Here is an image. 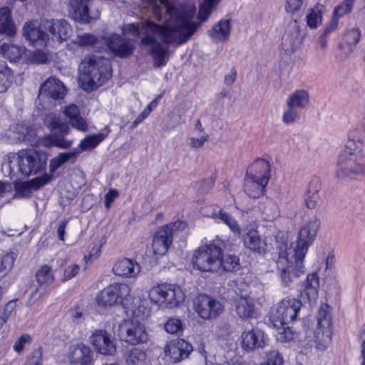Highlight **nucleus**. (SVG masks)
<instances>
[{
	"label": "nucleus",
	"instance_id": "6e6d98bb",
	"mask_svg": "<svg viewBox=\"0 0 365 365\" xmlns=\"http://www.w3.org/2000/svg\"><path fill=\"white\" fill-rule=\"evenodd\" d=\"M14 260L15 258L13 254H6L1 258L0 262V279L12 268Z\"/></svg>",
	"mask_w": 365,
	"mask_h": 365
},
{
	"label": "nucleus",
	"instance_id": "0e129e2a",
	"mask_svg": "<svg viewBox=\"0 0 365 365\" xmlns=\"http://www.w3.org/2000/svg\"><path fill=\"white\" fill-rule=\"evenodd\" d=\"M282 330L277 334V341L284 343L289 342L294 339V333L292 331L289 327H282Z\"/></svg>",
	"mask_w": 365,
	"mask_h": 365
},
{
	"label": "nucleus",
	"instance_id": "f03ea898",
	"mask_svg": "<svg viewBox=\"0 0 365 365\" xmlns=\"http://www.w3.org/2000/svg\"><path fill=\"white\" fill-rule=\"evenodd\" d=\"M319 227V219L312 217L304 223L299 230L297 240L293 247L287 250L286 246L279 247L277 267L283 285H289L292 277H299L304 273L303 259L309 247L316 238Z\"/></svg>",
	"mask_w": 365,
	"mask_h": 365
},
{
	"label": "nucleus",
	"instance_id": "f704fd0d",
	"mask_svg": "<svg viewBox=\"0 0 365 365\" xmlns=\"http://www.w3.org/2000/svg\"><path fill=\"white\" fill-rule=\"evenodd\" d=\"M321 185L317 180H312L304 197L305 205L309 209L316 207L319 200Z\"/></svg>",
	"mask_w": 365,
	"mask_h": 365
},
{
	"label": "nucleus",
	"instance_id": "412c9836",
	"mask_svg": "<svg viewBox=\"0 0 365 365\" xmlns=\"http://www.w3.org/2000/svg\"><path fill=\"white\" fill-rule=\"evenodd\" d=\"M113 272L124 278H135L141 271L140 265L134 259L122 258L118 259L112 269Z\"/></svg>",
	"mask_w": 365,
	"mask_h": 365
},
{
	"label": "nucleus",
	"instance_id": "393cba45",
	"mask_svg": "<svg viewBox=\"0 0 365 365\" xmlns=\"http://www.w3.org/2000/svg\"><path fill=\"white\" fill-rule=\"evenodd\" d=\"M173 238L171 237L168 227H161L155 232L153 240V253L157 255H165L170 244Z\"/></svg>",
	"mask_w": 365,
	"mask_h": 365
},
{
	"label": "nucleus",
	"instance_id": "4c0bfd02",
	"mask_svg": "<svg viewBox=\"0 0 365 365\" xmlns=\"http://www.w3.org/2000/svg\"><path fill=\"white\" fill-rule=\"evenodd\" d=\"M211 216L215 220H220L223 222L234 233L240 234L241 229L237 221L229 213L224 212L222 210H220L213 211Z\"/></svg>",
	"mask_w": 365,
	"mask_h": 365
},
{
	"label": "nucleus",
	"instance_id": "dca6fc26",
	"mask_svg": "<svg viewBox=\"0 0 365 365\" xmlns=\"http://www.w3.org/2000/svg\"><path fill=\"white\" fill-rule=\"evenodd\" d=\"M66 88L62 81L51 77L46 80L39 88V96L53 100L63 99L66 94Z\"/></svg>",
	"mask_w": 365,
	"mask_h": 365
},
{
	"label": "nucleus",
	"instance_id": "9d476101",
	"mask_svg": "<svg viewBox=\"0 0 365 365\" xmlns=\"http://www.w3.org/2000/svg\"><path fill=\"white\" fill-rule=\"evenodd\" d=\"M193 309L205 320L216 319L224 312V305L217 299L206 294H200L193 300Z\"/></svg>",
	"mask_w": 365,
	"mask_h": 365
},
{
	"label": "nucleus",
	"instance_id": "39448f33",
	"mask_svg": "<svg viewBox=\"0 0 365 365\" xmlns=\"http://www.w3.org/2000/svg\"><path fill=\"white\" fill-rule=\"evenodd\" d=\"M222 250L215 244L200 247L193 254L192 263L195 268L202 272H217L220 268Z\"/></svg>",
	"mask_w": 365,
	"mask_h": 365
},
{
	"label": "nucleus",
	"instance_id": "6ab92c4d",
	"mask_svg": "<svg viewBox=\"0 0 365 365\" xmlns=\"http://www.w3.org/2000/svg\"><path fill=\"white\" fill-rule=\"evenodd\" d=\"M109 49L120 57H126L133 53L134 40L124 39L118 34H113L105 40Z\"/></svg>",
	"mask_w": 365,
	"mask_h": 365
},
{
	"label": "nucleus",
	"instance_id": "774afa93",
	"mask_svg": "<svg viewBox=\"0 0 365 365\" xmlns=\"http://www.w3.org/2000/svg\"><path fill=\"white\" fill-rule=\"evenodd\" d=\"M209 139L208 134H204L200 138L190 137L189 138V145L192 148H199L203 146L204 143Z\"/></svg>",
	"mask_w": 365,
	"mask_h": 365
},
{
	"label": "nucleus",
	"instance_id": "4468645a",
	"mask_svg": "<svg viewBox=\"0 0 365 365\" xmlns=\"http://www.w3.org/2000/svg\"><path fill=\"white\" fill-rule=\"evenodd\" d=\"M192 351V345L182 339L173 340L165 347V355L172 363H178L187 358Z\"/></svg>",
	"mask_w": 365,
	"mask_h": 365
},
{
	"label": "nucleus",
	"instance_id": "3c124183",
	"mask_svg": "<svg viewBox=\"0 0 365 365\" xmlns=\"http://www.w3.org/2000/svg\"><path fill=\"white\" fill-rule=\"evenodd\" d=\"M220 0H205L200 6L198 11V19L201 21H205L207 19L210 14L215 9L216 4Z\"/></svg>",
	"mask_w": 365,
	"mask_h": 365
},
{
	"label": "nucleus",
	"instance_id": "49530a36",
	"mask_svg": "<svg viewBox=\"0 0 365 365\" xmlns=\"http://www.w3.org/2000/svg\"><path fill=\"white\" fill-rule=\"evenodd\" d=\"M11 78V72L6 62L0 61V93H4L8 89Z\"/></svg>",
	"mask_w": 365,
	"mask_h": 365
},
{
	"label": "nucleus",
	"instance_id": "4be33fe9",
	"mask_svg": "<svg viewBox=\"0 0 365 365\" xmlns=\"http://www.w3.org/2000/svg\"><path fill=\"white\" fill-rule=\"evenodd\" d=\"M7 137L14 143L31 142L36 135V130L25 123H16L11 125L6 133Z\"/></svg>",
	"mask_w": 365,
	"mask_h": 365
},
{
	"label": "nucleus",
	"instance_id": "72a5a7b5",
	"mask_svg": "<svg viewBox=\"0 0 365 365\" xmlns=\"http://www.w3.org/2000/svg\"><path fill=\"white\" fill-rule=\"evenodd\" d=\"M309 103V95L305 90H297L287 99L286 104L300 110L305 108Z\"/></svg>",
	"mask_w": 365,
	"mask_h": 365
},
{
	"label": "nucleus",
	"instance_id": "13d9d810",
	"mask_svg": "<svg viewBox=\"0 0 365 365\" xmlns=\"http://www.w3.org/2000/svg\"><path fill=\"white\" fill-rule=\"evenodd\" d=\"M264 214L267 220L272 221L279 216V209L276 204L268 202L264 209Z\"/></svg>",
	"mask_w": 365,
	"mask_h": 365
},
{
	"label": "nucleus",
	"instance_id": "69168bd1",
	"mask_svg": "<svg viewBox=\"0 0 365 365\" xmlns=\"http://www.w3.org/2000/svg\"><path fill=\"white\" fill-rule=\"evenodd\" d=\"M262 365H283L282 356L277 351L272 350L267 354V361Z\"/></svg>",
	"mask_w": 365,
	"mask_h": 365
},
{
	"label": "nucleus",
	"instance_id": "cd10ccee",
	"mask_svg": "<svg viewBox=\"0 0 365 365\" xmlns=\"http://www.w3.org/2000/svg\"><path fill=\"white\" fill-rule=\"evenodd\" d=\"M245 175L260 180H262V178H265L266 182H268L270 176V165L269 162L264 159H257L248 166Z\"/></svg>",
	"mask_w": 365,
	"mask_h": 365
},
{
	"label": "nucleus",
	"instance_id": "58836bf2",
	"mask_svg": "<svg viewBox=\"0 0 365 365\" xmlns=\"http://www.w3.org/2000/svg\"><path fill=\"white\" fill-rule=\"evenodd\" d=\"M96 302L98 306L103 307H112L118 302L111 285L98 293L96 297Z\"/></svg>",
	"mask_w": 365,
	"mask_h": 365
},
{
	"label": "nucleus",
	"instance_id": "1a4fd4ad",
	"mask_svg": "<svg viewBox=\"0 0 365 365\" xmlns=\"http://www.w3.org/2000/svg\"><path fill=\"white\" fill-rule=\"evenodd\" d=\"M331 307L322 304L318 312L317 327L314 331L316 348L320 351L325 350L331 341Z\"/></svg>",
	"mask_w": 365,
	"mask_h": 365
},
{
	"label": "nucleus",
	"instance_id": "c756f323",
	"mask_svg": "<svg viewBox=\"0 0 365 365\" xmlns=\"http://www.w3.org/2000/svg\"><path fill=\"white\" fill-rule=\"evenodd\" d=\"M235 311L237 314L242 319L253 318L256 315L252 301L245 297L236 299Z\"/></svg>",
	"mask_w": 365,
	"mask_h": 365
},
{
	"label": "nucleus",
	"instance_id": "a211bd4d",
	"mask_svg": "<svg viewBox=\"0 0 365 365\" xmlns=\"http://www.w3.org/2000/svg\"><path fill=\"white\" fill-rule=\"evenodd\" d=\"M68 359L71 365H92L93 352L88 346L81 343L71 346Z\"/></svg>",
	"mask_w": 365,
	"mask_h": 365
},
{
	"label": "nucleus",
	"instance_id": "bf43d9fd",
	"mask_svg": "<svg viewBox=\"0 0 365 365\" xmlns=\"http://www.w3.org/2000/svg\"><path fill=\"white\" fill-rule=\"evenodd\" d=\"M81 270V267L77 264H71L68 265L63 270L62 278L63 282H66L76 276Z\"/></svg>",
	"mask_w": 365,
	"mask_h": 365
},
{
	"label": "nucleus",
	"instance_id": "c03bdc74",
	"mask_svg": "<svg viewBox=\"0 0 365 365\" xmlns=\"http://www.w3.org/2000/svg\"><path fill=\"white\" fill-rule=\"evenodd\" d=\"M52 179V176L49 175L48 174H44L40 177L35 178L30 181L23 184L21 186L20 190H19V195L24 196L26 194H21V190H27L28 189L32 188L34 190H38L39 187H42L43 185L47 184L48 182H50Z\"/></svg>",
	"mask_w": 365,
	"mask_h": 365
},
{
	"label": "nucleus",
	"instance_id": "a878e982",
	"mask_svg": "<svg viewBox=\"0 0 365 365\" xmlns=\"http://www.w3.org/2000/svg\"><path fill=\"white\" fill-rule=\"evenodd\" d=\"M243 243L246 248L259 254L266 251V241L260 237L257 230L253 227L248 229L242 235Z\"/></svg>",
	"mask_w": 365,
	"mask_h": 365
},
{
	"label": "nucleus",
	"instance_id": "bb28decb",
	"mask_svg": "<svg viewBox=\"0 0 365 365\" xmlns=\"http://www.w3.org/2000/svg\"><path fill=\"white\" fill-rule=\"evenodd\" d=\"M282 44L286 50L292 52L298 49L302 44V36L296 21L289 26L282 38Z\"/></svg>",
	"mask_w": 365,
	"mask_h": 365
},
{
	"label": "nucleus",
	"instance_id": "8fccbe9b",
	"mask_svg": "<svg viewBox=\"0 0 365 365\" xmlns=\"http://www.w3.org/2000/svg\"><path fill=\"white\" fill-rule=\"evenodd\" d=\"M145 353L138 349H131L126 356V363L128 365H143L145 361Z\"/></svg>",
	"mask_w": 365,
	"mask_h": 365
},
{
	"label": "nucleus",
	"instance_id": "4d7b16f0",
	"mask_svg": "<svg viewBox=\"0 0 365 365\" xmlns=\"http://www.w3.org/2000/svg\"><path fill=\"white\" fill-rule=\"evenodd\" d=\"M287 108L282 115V121L285 124H291L299 118L300 113L298 109L291 106V105H287Z\"/></svg>",
	"mask_w": 365,
	"mask_h": 365
},
{
	"label": "nucleus",
	"instance_id": "ea45409f",
	"mask_svg": "<svg viewBox=\"0 0 365 365\" xmlns=\"http://www.w3.org/2000/svg\"><path fill=\"white\" fill-rule=\"evenodd\" d=\"M323 10L324 6L322 4H317L309 10L307 15V23L311 29H317L322 24Z\"/></svg>",
	"mask_w": 365,
	"mask_h": 365
},
{
	"label": "nucleus",
	"instance_id": "2f4dec72",
	"mask_svg": "<svg viewBox=\"0 0 365 365\" xmlns=\"http://www.w3.org/2000/svg\"><path fill=\"white\" fill-rule=\"evenodd\" d=\"M230 34V25L228 20H220L210 31V36L214 41H223L228 38Z\"/></svg>",
	"mask_w": 365,
	"mask_h": 365
},
{
	"label": "nucleus",
	"instance_id": "9b49d317",
	"mask_svg": "<svg viewBox=\"0 0 365 365\" xmlns=\"http://www.w3.org/2000/svg\"><path fill=\"white\" fill-rule=\"evenodd\" d=\"M118 335L123 340L130 344L144 343L147 341L144 326L136 320L123 321L118 327Z\"/></svg>",
	"mask_w": 365,
	"mask_h": 365
},
{
	"label": "nucleus",
	"instance_id": "aec40b11",
	"mask_svg": "<svg viewBox=\"0 0 365 365\" xmlns=\"http://www.w3.org/2000/svg\"><path fill=\"white\" fill-rule=\"evenodd\" d=\"M241 339L242 348L247 351L263 348L266 344L264 333L259 329L244 331L241 334Z\"/></svg>",
	"mask_w": 365,
	"mask_h": 365
},
{
	"label": "nucleus",
	"instance_id": "864d4df0",
	"mask_svg": "<svg viewBox=\"0 0 365 365\" xmlns=\"http://www.w3.org/2000/svg\"><path fill=\"white\" fill-rule=\"evenodd\" d=\"M354 4L350 0H344L334 9L332 17L339 20L340 17L349 14L352 10Z\"/></svg>",
	"mask_w": 365,
	"mask_h": 365
},
{
	"label": "nucleus",
	"instance_id": "2eb2a0df",
	"mask_svg": "<svg viewBox=\"0 0 365 365\" xmlns=\"http://www.w3.org/2000/svg\"><path fill=\"white\" fill-rule=\"evenodd\" d=\"M91 343L96 351L103 355H113L116 352V346L113 339L106 331L98 329L91 336Z\"/></svg>",
	"mask_w": 365,
	"mask_h": 365
},
{
	"label": "nucleus",
	"instance_id": "79ce46f5",
	"mask_svg": "<svg viewBox=\"0 0 365 365\" xmlns=\"http://www.w3.org/2000/svg\"><path fill=\"white\" fill-rule=\"evenodd\" d=\"M63 134H51L46 137L43 144L46 146H56L60 148L66 149L71 147L73 140L65 138Z\"/></svg>",
	"mask_w": 365,
	"mask_h": 365
},
{
	"label": "nucleus",
	"instance_id": "603ef678",
	"mask_svg": "<svg viewBox=\"0 0 365 365\" xmlns=\"http://www.w3.org/2000/svg\"><path fill=\"white\" fill-rule=\"evenodd\" d=\"M164 329L171 334H178L182 331V321L175 317L169 318L164 324Z\"/></svg>",
	"mask_w": 365,
	"mask_h": 365
},
{
	"label": "nucleus",
	"instance_id": "f8f14e48",
	"mask_svg": "<svg viewBox=\"0 0 365 365\" xmlns=\"http://www.w3.org/2000/svg\"><path fill=\"white\" fill-rule=\"evenodd\" d=\"M48 29L43 26V21L41 24L36 21L27 22L23 28V35L30 43L39 48H44L49 41L47 34Z\"/></svg>",
	"mask_w": 365,
	"mask_h": 365
},
{
	"label": "nucleus",
	"instance_id": "680f3d73",
	"mask_svg": "<svg viewBox=\"0 0 365 365\" xmlns=\"http://www.w3.org/2000/svg\"><path fill=\"white\" fill-rule=\"evenodd\" d=\"M76 43L80 46H90V45H96L98 43V39L96 36L90 34H85L81 36H78L76 40Z\"/></svg>",
	"mask_w": 365,
	"mask_h": 365
},
{
	"label": "nucleus",
	"instance_id": "7ed1b4c3",
	"mask_svg": "<svg viewBox=\"0 0 365 365\" xmlns=\"http://www.w3.org/2000/svg\"><path fill=\"white\" fill-rule=\"evenodd\" d=\"M5 173L10 178L21 179L41 172L46 164V158L34 149H22L7 155Z\"/></svg>",
	"mask_w": 365,
	"mask_h": 365
},
{
	"label": "nucleus",
	"instance_id": "20e7f679",
	"mask_svg": "<svg viewBox=\"0 0 365 365\" xmlns=\"http://www.w3.org/2000/svg\"><path fill=\"white\" fill-rule=\"evenodd\" d=\"M108 58L92 55L86 56L79 66L80 80L85 90H93L103 85L111 76Z\"/></svg>",
	"mask_w": 365,
	"mask_h": 365
},
{
	"label": "nucleus",
	"instance_id": "e2e57ef3",
	"mask_svg": "<svg viewBox=\"0 0 365 365\" xmlns=\"http://www.w3.org/2000/svg\"><path fill=\"white\" fill-rule=\"evenodd\" d=\"M43 364V349L39 347L32 352L31 355L27 359L25 365H42Z\"/></svg>",
	"mask_w": 365,
	"mask_h": 365
},
{
	"label": "nucleus",
	"instance_id": "c85d7f7f",
	"mask_svg": "<svg viewBox=\"0 0 365 365\" xmlns=\"http://www.w3.org/2000/svg\"><path fill=\"white\" fill-rule=\"evenodd\" d=\"M268 182H266V178H262V180L254 178L250 176H245L244 190L247 195L252 198H257L262 195L264 187Z\"/></svg>",
	"mask_w": 365,
	"mask_h": 365
},
{
	"label": "nucleus",
	"instance_id": "c9c22d12",
	"mask_svg": "<svg viewBox=\"0 0 365 365\" xmlns=\"http://www.w3.org/2000/svg\"><path fill=\"white\" fill-rule=\"evenodd\" d=\"M105 138L106 135L103 133L88 135L81 141L79 146L78 148H75L74 150H77L78 151V155L84 151L92 150Z\"/></svg>",
	"mask_w": 365,
	"mask_h": 365
},
{
	"label": "nucleus",
	"instance_id": "09e8293b",
	"mask_svg": "<svg viewBox=\"0 0 365 365\" xmlns=\"http://www.w3.org/2000/svg\"><path fill=\"white\" fill-rule=\"evenodd\" d=\"M115 295L116 297L117 302L123 303L124 301H127L130 297V287L125 283L114 284L111 285Z\"/></svg>",
	"mask_w": 365,
	"mask_h": 365
},
{
	"label": "nucleus",
	"instance_id": "6e6552de",
	"mask_svg": "<svg viewBox=\"0 0 365 365\" xmlns=\"http://www.w3.org/2000/svg\"><path fill=\"white\" fill-rule=\"evenodd\" d=\"M364 158L365 157L339 155L336 164V178L341 180H346L364 176Z\"/></svg>",
	"mask_w": 365,
	"mask_h": 365
},
{
	"label": "nucleus",
	"instance_id": "338daca9",
	"mask_svg": "<svg viewBox=\"0 0 365 365\" xmlns=\"http://www.w3.org/2000/svg\"><path fill=\"white\" fill-rule=\"evenodd\" d=\"M361 33L359 29H352L346 34V41L350 45H356L360 39Z\"/></svg>",
	"mask_w": 365,
	"mask_h": 365
},
{
	"label": "nucleus",
	"instance_id": "37998d69",
	"mask_svg": "<svg viewBox=\"0 0 365 365\" xmlns=\"http://www.w3.org/2000/svg\"><path fill=\"white\" fill-rule=\"evenodd\" d=\"M78 155V151L77 150H74V148L66 153H61L57 156L53 158L50 161V170L51 171H55L58 168H59L62 165L72 159L73 158H76Z\"/></svg>",
	"mask_w": 365,
	"mask_h": 365
},
{
	"label": "nucleus",
	"instance_id": "f257e3e1",
	"mask_svg": "<svg viewBox=\"0 0 365 365\" xmlns=\"http://www.w3.org/2000/svg\"><path fill=\"white\" fill-rule=\"evenodd\" d=\"M142 6L150 8L155 17L163 21L165 25L160 26L150 21L128 24L123 26V34L134 37L143 35L141 44L150 48L155 65L161 67L168 58V47L160 43L158 38L167 43H185L199 26V24L192 21L195 6L190 3L172 4L168 0H142Z\"/></svg>",
	"mask_w": 365,
	"mask_h": 365
},
{
	"label": "nucleus",
	"instance_id": "5701e85b",
	"mask_svg": "<svg viewBox=\"0 0 365 365\" xmlns=\"http://www.w3.org/2000/svg\"><path fill=\"white\" fill-rule=\"evenodd\" d=\"M62 113L71 125L82 132L88 130L87 121L81 115L80 109L75 104H70L62 108Z\"/></svg>",
	"mask_w": 365,
	"mask_h": 365
},
{
	"label": "nucleus",
	"instance_id": "5fc2aeb1",
	"mask_svg": "<svg viewBox=\"0 0 365 365\" xmlns=\"http://www.w3.org/2000/svg\"><path fill=\"white\" fill-rule=\"evenodd\" d=\"M230 289L237 296L240 297L246 295L248 285L242 279H238L229 283Z\"/></svg>",
	"mask_w": 365,
	"mask_h": 365
},
{
	"label": "nucleus",
	"instance_id": "de8ad7c7",
	"mask_svg": "<svg viewBox=\"0 0 365 365\" xmlns=\"http://www.w3.org/2000/svg\"><path fill=\"white\" fill-rule=\"evenodd\" d=\"M220 268L226 272H233L237 269L240 267V260L237 257L227 255L222 257L220 256Z\"/></svg>",
	"mask_w": 365,
	"mask_h": 365
},
{
	"label": "nucleus",
	"instance_id": "b1692460",
	"mask_svg": "<svg viewBox=\"0 0 365 365\" xmlns=\"http://www.w3.org/2000/svg\"><path fill=\"white\" fill-rule=\"evenodd\" d=\"M69 6L73 12L82 19H96L99 16V11L92 13V9L96 8V0H70Z\"/></svg>",
	"mask_w": 365,
	"mask_h": 365
},
{
	"label": "nucleus",
	"instance_id": "ddd939ff",
	"mask_svg": "<svg viewBox=\"0 0 365 365\" xmlns=\"http://www.w3.org/2000/svg\"><path fill=\"white\" fill-rule=\"evenodd\" d=\"M339 155L365 157V140L359 130H349L344 148Z\"/></svg>",
	"mask_w": 365,
	"mask_h": 365
},
{
	"label": "nucleus",
	"instance_id": "e433bc0d",
	"mask_svg": "<svg viewBox=\"0 0 365 365\" xmlns=\"http://www.w3.org/2000/svg\"><path fill=\"white\" fill-rule=\"evenodd\" d=\"M44 123L50 129L58 130L62 134H68L71 131L69 125L53 113L46 115L44 118Z\"/></svg>",
	"mask_w": 365,
	"mask_h": 365
},
{
	"label": "nucleus",
	"instance_id": "423d86ee",
	"mask_svg": "<svg viewBox=\"0 0 365 365\" xmlns=\"http://www.w3.org/2000/svg\"><path fill=\"white\" fill-rule=\"evenodd\" d=\"M302 307V302L294 298H284L273 307L270 313L272 326L279 329L292 322L297 318Z\"/></svg>",
	"mask_w": 365,
	"mask_h": 365
},
{
	"label": "nucleus",
	"instance_id": "473e14b6",
	"mask_svg": "<svg viewBox=\"0 0 365 365\" xmlns=\"http://www.w3.org/2000/svg\"><path fill=\"white\" fill-rule=\"evenodd\" d=\"M0 34L9 36L16 34V28L11 17V11L7 7L0 9Z\"/></svg>",
	"mask_w": 365,
	"mask_h": 365
},
{
	"label": "nucleus",
	"instance_id": "f3484780",
	"mask_svg": "<svg viewBox=\"0 0 365 365\" xmlns=\"http://www.w3.org/2000/svg\"><path fill=\"white\" fill-rule=\"evenodd\" d=\"M43 26L48 29L52 40L58 43L66 41L71 36L72 29L66 20H45Z\"/></svg>",
	"mask_w": 365,
	"mask_h": 365
},
{
	"label": "nucleus",
	"instance_id": "0eeeda50",
	"mask_svg": "<svg viewBox=\"0 0 365 365\" xmlns=\"http://www.w3.org/2000/svg\"><path fill=\"white\" fill-rule=\"evenodd\" d=\"M148 297L154 304L173 308L178 307L185 299L181 288L174 284H160L153 287Z\"/></svg>",
	"mask_w": 365,
	"mask_h": 365
},
{
	"label": "nucleus",
	"instance_id": "052dcab7",
	"mask_svg": "<svg viewBox=\"0 0 365 365\" xmlns=\"http://www.w3.org/2000/svg\"><path fill=\"white\" fill-rule=\"evenodd\" d=\"M31 341V336L28 334H22L14 343V349L17 353H21L26 344H29Z\"/></svg>",
	"mask_w": 365,
	"mask_h": 365
},
{
	"label": "nucleus",
	"instance_id": "7c9ffc66",
	"mask_svg": "<svg viewBox=\"0 0 365 365\" xmlns=\"http://www.w3.org/2000/svg\"><path fill=\"white\" fill-rule=\"evenodd\" d=\"M319 287V278L316 273L307 275L304 282V292L310 304L315 303Z\"/></svg>",
	"mask_w": 365,
	"mask_h": 365
},
{
	"label": "nucleus",
	"instance_id": "a19ab883",
	"mask_svg": "<svg viewBox=\"0 0 365 365\" xmlns=\"http://www.w3.org/2000/svg\"><path fill=\"white\" fill-rule=\"evenodd\" d=\"M36 279L40 286L52 284L55 277L51 267L47 264L41 265L36 273Z\"/></svg>",
	"mask_w": 365,
	"mask_h": 365
},
{
	"label": "nucleus",
	"instance_id": "a18cd8bd",
	"mask_svg": "<svg viewBox=\"0 0 365 365\" xmlns=\"http://www.w3.org/2000/svg\"><path fill=\"white\" fill-rule=\"evenodd\" d=\"M2 51L6 58L11 61H16L21 58L25 52V48L14 44H4L2 46Z\"/></svg>",
	"mask_w": 365,
	"mask_h": 365
}]
</instances>
